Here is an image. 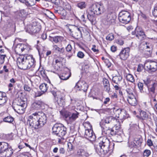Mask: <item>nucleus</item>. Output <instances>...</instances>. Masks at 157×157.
Returning a JSON list of instances; mask_svg holds the SVG:
<instances>
[{
	"instance_id": "obj_35",
	"label": "nucleus",
	"mask_w": 157,
	"mask_h": 157,
	"mask_svg": "<svg viewBox=\"0 0 157 157\" xmlns=\"http://www.w3.org/2000/svg\"><path fill=\"white\" fill-rule=\"evenodd\" d=\"M39 88L41 92H43V93H44L47 91L48 86L47 84L43 83L40 85Z\"/></svg>"
},
{
	"instance_id": "obj_59",
	"label": "nucleus",
	"mask_w": 157,
	"mask_h": 157,
	"mask_svg": "<svg viewBox=\"0 0 157 157\" xmlns=\"http://www.w3.org/2000/svg\"><path fill=\"white\" fill-rule=\"evenodd\" d=\"M114 39V36L113 34L112 33L109 34V40L111 41Z\"/></svg>"
},
{
	"instance_id": "obj_39",
	"label": "nucleus",
	"mask_w": 157,
	"mask_h": 157,
	"mask_svg": "<svg viewBox=\"0 0 157 157\" xmlns=\"http://www.w3.org/2000/svg\"><path fill=\"white\" fill-rule=\"evenodd\" d=\"M126 91L128 94V97L134 95V91L132 88H127Z\"/></svg>"
},
{
	"instance_id": "obj_16",
	"label": "nucleus",
	"mask_w": 157,
	"mask_h": 157,
	"mask_svg": "<svg viewBox=\"0 0 157 157\" xmlns=\"http://www.w3.org/2000/svg\"><path fill=\"white\" fill-rule=\"evenodd\" d=\"M69 118L71 122L75 121L78 117L79 113L76 111L73 110L68 113Z\"/></svg>"
},
{
	"instance_id": "obj_53",
	"label": "nucleus",
	"mask_w": 157,
	"mask_h": 157,
	"mask_svg": "<svg viewBox=\"0 0 157 157\" xmlns=\"http://www.w3.org/2000/svg\"><path fill=\"white\" fill-rule=\"evenodd\" d=\"M24 89L25 91L30 92L32 90L31 87L28 85L25 84L24 87Z\"/></svg>"
},
{
	"instance_id": "obj_13",
	"label": "nucleus",
	"mask_w": 157,
	"mask_h": 157,
	"mask_svg": "<svg viewBox=\"0 0 157 157\" xmlns=\"http://www.w3.org/2000/svg\"><path fill=\"white\" fill-rule=\"evenodd\" d=\"M130 48L129 47L124 48L120 52L119 56L121 59L126 60L129 56Z\"/></svg>"
},
{
	"instance_id": "obj_23",
	"label": "nucleus",
	"mask_w": 157,
	"mask_h": 157,
	"mask_svg": "<svg viewBox=\"0 0 157 157\" xmlns=\"http://www.w3.org/2000/svg\"><path fill=\"white\" fill-rule=\"evenodd\" d=\"M127 101L128 103L132 106H135L137 104V101L134 95L128 97Z\"/></svg>"
},
{
	"instance_id": "obj_47",
	"label": "nucleus",
	"mask_w": 157,
	"mask_h": 157,
	"mask_svg": "<svg viewBox=\"0 0 157 157\" xmlns=\"http://www.w3.org/2000/svg\"><path fill=\"white\" fill-rule=\"evenodd\" d=\"M114 144L113 143H109V152L110 151V154L113 151V149L114 147Z\"/></svg>"
},
{
	"instance_id": "obj_14",
	"label": "nucleus",
	"mask_w": 157,
	"mask_h": 157,
	"mask_svg": "<svg viewBox=\"0 0 157 157\" xmlns=\"http://www.w3.org/2000/svg\"><path fill=\"white\" fill-rule=\"evenodd\" d=\"M44 105V103L41 100L37 101L32 105L31 109L32 110H38L43 109Z\"/></svg>"
},
{
	"instance_id": "obj_9",
	"label": "nucleus",
	"mask_w": 157,
	"mask_h": 157,
	"mask_svg": "<svg viewBox=\"0 0 157 157\" xmlns=\"http://www.w3.org/2000/svg\"><path fill=\"white\" fill-rule=\"evenodd\" d=\"M132 34L135 35L138 39L141 40L145 39L146 37V35L143 29L138 27H136L135 31L132 32Z\"/></svg>"
},
{
	"instance_id": "obj_64",
	"label": "nucleus",
	"mask_w": 157,
	"mask_h": 157,
	"mask_svg": "<svg viewBox=\"0 0 157 157\" xmlns=\"http://www.w3.org/2000/svg\"><path fill=\"white\" fill-rule=\"evenodd\" d=\"M66 50L67 52H70L72 49V47L70 44H68L66 48Z\"/></svg>"
},
{
	"instance_id": "obj_57",
	"label": "nucleus",
	"mask_w": 157,
	"mask_h": 157,
	"mask_svg": "<svg viewBox=\"0 0 157 157\" xmlns=\"http://www.w3.org/2000/svg\"><path fill=\"white\" fill-rule=\"evenodd\" d=\"M43 12L46 16H47L49 18L50 17H49V16L48 15L49 14H51L53 15V14L52 13H51V12L48 10H44L43 11Z\"/></svg>"
},
{
	"instance_id": "obj_37",
	"label": "nucleus",
	"mask_w": 157,
	"mask_h": 157,
	"mask_svg": "<svg viewBox=\"0 0 157 157\" xmlns=\"http://www.w3.org/2000/svg\"><path fill=\"white\" fill-rule=\"evenodd\" d=\"M15 105H19L20 106H24L25 105V107H27V104L26 102L23 100H22L21 98H18L17 101V102L16 104Z\"/></svg>"
},
{
	"instance_id": "obj_28",
	"label": "nucleus",
	"mask_w": 157,
	"mask_h": 157,
	"mask_svg": "<svg viewBox=\"0 0 157 157\" xmlns=\"http://www.w3.org/2000/svg\"><path fill=\"white\" fill-rule=\"evenodd\" d=\"M122 79V77L119 75L113 77L112 81L113 82L118 85L120 83Z\"/></svg>"
},
{
	"instance_id": "obj_26",
	"label": "nucleus",
	"mask_w": 157,
	"mask_h": 157,
	"mask_svg": "<svg viewBox=\"0 0 157 157\" xmlns=\"http://www.w3.org/2000/svg\"><path fill=\"white\" fill-rule=\"evenodd\" d=\"M21 3H25L28 6H31L35 4L34 0H19Z\"/></svg>"
},
{
	"instance_id": "obj_51",
	"label": "nucleus",
	"mask_w": 157,
	"mask_h": 157,
	"mask_svg": "<svg viewBox=\"0 0 157 157\" xmlns=\"http://www.w3.org/2000/svg\"><path fill=\"white\" fill-rule=\"evenodd\" d=\"M155 83L152 82L151 87H150V86H149V88H148L149 90L153 93H154L155 92Z\"/></svg>"
},
{
	"instance_id": "obj_48",
	"label": "nucleus",
	"mask_w": 157,
	"mask_h": 157,
	"mask_svg": "<svg viewBox=\"0 0 157 157\" xmlns=\"http://www.w3.org/2000/svg\"><path fill=\"white\" fill-rule=\"evenodd\" d=\"M26 14H27L25 11L24 10H23L20 11V12L19 14V15L22 18L25 17Z\"/></svg>"
},
{
	"instance_id": "obj_34",
	"label": "nucleus",
	"mask_w": 157,
	"mask_h": 157,
	"mask_svg": "<svg viewBox=\"0 0 157 157\" xmlns=\"http://www.w3.org/2000/svg\"><path fill=\"white\" fill-rule=\"evenodd\" d=\"M58 136L61 137H63L66 133L67 128L63 125L61 128Z\"/></svg>"
},
{
	"instance_id": "obj_38",
	"label": "nucleus",
	"mask_w": 157,
	"mask_h": 157,
	"mask_svg": "<svg viewBox=\"0 0 157 157\" xmlns=\"http://www.w3.org/2000/svg\"><path fill=\"white\" fill-rule=\"evenodd\" d=\"M3 121L8 123H11L13 121V118L11 116H8L3 118Z\"/></svg>"
},
{
	"instance_id": "obj_55",
	"label": "nucleus",
	"mask_w": 157,
	"mask_h": 157,
	"mask_svg": "<svg viewBox=\"0 0 157 157\" xmlns=\"http://www.w3.org/2000/svg\"><path fill=\"white\" fill-rule=\"evenodd\" d=\"M6 57L5 55H0V63L2 64L5 61V58Z\"/></svg>"
},
{
	"instance_id": "obj_1",
	"label": "nucleus",
	"mask_w": 157,
	"mask_h": 157,
	"mask_svg": "<svg viewBox=\"0 0 157 157\" xmlns=\"http://www.w3.org/2000/svg\"><path fill=\"white\" fill-rule=\"evenodd\" d=\"M47 117L44 113L42 112H38L30 115L28 121L30 126L35 129L43 127L46 123Z\"/></svg>"
},
{
	"instance_id": "obj_41",
	"label": "nucleus",
	"mask_w": 157,
	"mask_h": 157,
	"mask_svg": "<svg viewBox=\"0 0 157 157\" xmlns=\"http://www.w3.org/2000/svg\"><path fill=\"white\" fill-rule=\"evenodd\" d=\"M9 25L11 28V30L13 32H14L16 30V25L15 23L13 21H12L9 22Z\"/></svg>"
},
{
	"instance_id": "obj_56",
	"label": "nucleus",
	"mask_w": 157,
	"mask_h": 157,
	"mask_svg": "<svg viewBox=\"0 0 157 157\" xmlns=\"http://www.w3.org/2000/svg\"><path fill=\"white\" fill-rule=\"evenodd\" d=\"M77 56L79 58L82 59L84 57V55L82 52L79 51L78 52Z\"/></svg>"
},
{
	"instance_id": "obj_6",
	"label": "nucleus",
	"mask_w": 157,
	"mask_h": 157,
	"mask_svg": "<svg viewBox=\"0 0 157 157\" xmlns=\"http://www.w3.org/2000/svg\"><path fill=\"white\" fill-rule=\"evenodd\" d=\"M118 19L121 22L127 24L130 21L131 19L130 13L128 12L122 11L119 14Z\"/></svg>"
},
{
	"instance_id": "obj_42",
	"label": "nucleus",
	"mask_w": 157,
	"mask_h": 157,
	"mask_svg": "<svg viewBox=\"0 0 157 157\" xmlns=\"http://www.w3.org/2000/svg\"><path fill=\"white\" fill-rule=\"evenodd\" d=\"M126 78L127 80L132 82H133L135 81L133 76L132 75L130 74H128L126 76Z\"/></svg>"
},
{
	"instance_id": "obj_12",
	"label": "nucleus",
	"mask_w": 157,
	"mask_h": 157,
	"mask_svg": "<svg viewBox=\"0 0 157 157\" xmlns=\"http://www.w3.org/2000/svg\"><path fill=\"white\" fill-rule=\"evenodd\" d=\"M88 87L87 84L84 81H79L76 84L75 87L76 88H79V90H83L84 92H86Z\"/></svg>"
},
{
	"instance_id": "obj_45",
	"label": "nucleus",
	"mask_w": 157,
	"mask_h": 157,
	"mask_svg": "<svg viewBox=\"0 0 157 157\" xmlns=\"http://www.w3.org/2000/svg\"><path fill=\"white\" fill-rule=\"evenodd\" d=\"M51 92L56 98H57L58 97H59V95L60 93V92L55 90H52Z\"/></svg>"
},
{
	"instance_id": "obj_17",
	"label": "nucleus",
	"mask_w": 157,
	"mask_h": 157,
	"mask_svg": "<svg viewBox=\"0 0 157 157\" xmlns=\"http://www.w3.org/2000/svg\"><path fill=\"white\" fill-rule=\"evenodd\" d=\"M8 98L5 93L0 91V106H2L6 103Z\"/></svg>"
},
{
	"instance_id": "obj_58",
	"label": "nucleus",
	"mask_w": 157,
	"mask_h": 157,
	"mask_svg": "<svg viewBox=\"0 0 157 157\" xmlns=\"http://www.w3.org/2000/svg\"><path fill=\"white\" fill-rule=\"evenodd\" d=\"M67 146L68 148L70 150H73L74 148V146H73L72 144L71 143V142H69L67 144Z\"/></svg>"
},
{
	"instance_id": "obj_3",
	"label": "nucleus",
	"mask_w": 157,
	"mask_h": 157,
	"mask_svg": "<svg viewBox=\"0 0 157 157\" xmlns=\"http://www.w3.org/2000/svg\"><path fill=\"white\" fill-rule=\"evenodd\" d=\"M105 11L103 6L100 4H94L90 8L87 18L93 24L95 20V15H98L103 13Z\"/></svg>"
},
{
	"instance_id": "obj_31",
	"label": "nucleus",
	"mask_w": 157,
	"mask_h": 157,
	"mask_svg": "<svg viewBox=\"0 0 157 157\" xmlns=\"http://www.w3.org/2000/svg\"><path fill=\"white\" fill-rule=\"evenodd\" d=\"M117 110V109H116L115 107L111 108H109V116H112V117H116V116H117V113H116Z\"/></svg>"
},
{
	"instance_id": "obj_25",
	"label": "nucleus",
	"mask_w": 157,
	"mask_h": 157,
	"mask_svg": "<svg viewBox=\"0 0 157 157\" xmlns=\"http://www.w3.org/2000/svg\"><path fill=\"white\" fill-rule=\"evenodd\" d=\"M100 125L102 128L104 130V132H105L106 134L107 131L108 130L107 127L108 126V123L106 120H102L100 122Z\"/></svg>"
},
{
	"instance_id": "obj_40",
	"label": "nucleus",
	"mask_w": 157,
	"mask_h": 157,
	"mask_svg": "<svg viewBox=\"0 0 157 157\" xmlns=\"http://www.w3.org/2000/svg\"><path fill=\"white\" fill-rule=\"evenodd\" d=\"M63 7L67 11H69L71 10V6L67 2H64L63 4Z\"/></svg>"
},
{
	"instance_id": "obj_50",
	"label": "nucleus",
	"mask_w": 157,
	"mask_h": 157,
	"mask_svg": "<svg viewBox=\"0 0 157 157\" xmlns=\"http://www.w3.org/2000/svg\"><path fill=\"white\" fill-rule=\"evenodd\" d=\"M108 80L106 78H104L103 79V82L104 84V86L105 89H106V90H107L108 89V83L107 82Z\"/></svg>"
},
{
	"instance_id": "obj_60",
	"label": "nucleus",
	"mask_w": 157,
	"mask_h": 157,
	"mask_svg": "<svg viewBox=\"0 0 157 157\" xmlns=\"http://www.w3.org/2000/svg\"><path fill=\"white\" fill-rule=\"evenodd\" d=\"M153 15L157 17V6L155 7L154 11L152 12Z\"/></svg>"
},
{
	"instance_id": "obj_22",
	"label": "nucleus",
	"mask_w": 157,
	"mask_h": 157,
	"mask_svg": "<svg viewBox=\"0 0 157 157\" xmlns=\"http://www.w3.org/2000/svg\"><path fill=\"white\" fill-rule=\"evenodd\" d=\"M53 50L56 53L61 54H63L64 52V48L63 47L59 48L58 45L53 44L52 46Z\"/></svg>"
},
{
	"instance_id": "obj_36",
	"label": "nucleus",
	"mask_w": 157,
	"mask_h": 157,
	"mask_svg": "<svg viewBox=\"0 0 157 157\" xmlns=\"http://www.w3.org/2000/svg\"><path fill=\"white\" fill-rule=\"evenodd\" d=\"M112 17V19H111L109 21V26L110 27L111 26L112 27H113V28H114V25L115 24V16L113 14H112L110 15Z\"/></svg>"
},
{
	"instance_id": "obj_18",
	"label": "nucleus",
	"mask_w": 157,
	"mask_h": 157,
	"mask_svg": "<svg viewBox=\"0 0 157 157\" xmlns=\"http://www.w3.org/2000/svg\"><path fill=\"white\" fill-rule=\"evenodd\" d=\"M98 147L100 149V152H103V154L105 155L108 153V147L105 145V144L104 142H102L100 143L99 144Z\"/></svg>"
},
{
	"instance_id": "obj_33",
	"label": "nucleus",
	"mask_w": 157,
	"mask_h": 157,
	"mask_svg": "<svg viewBox=\"0 0 157 157\" xmlns=\"http://www.w3.org/2000/svg\"><path fill=\"white\" fill-rule=\"evenodd\" d=\"M140 113V117L143 120H145L148 117V115L146 112L140 109L139 110Z\"/></svg>"
},
{
	"instance_id": "obj_11",
	"label": "nucleus",
	"mask_w": 157,
	"mask_h": 157,
	"mask_svg": "<svg viewBox=\"0 0 157 157\" xmlns=\"http://www.w3.org/2000/svg\"><path fill=\"white\" fill-rule=\"evenodd\" d=\"M144 65L148 70L154 72L157 70V62L150 61L146 62Z\"/></svg>"
},
{
	"instance_id": "obj_7",
	"label": "nucleus",
	"mask_w": 157,
	"mask_h": 157,
	"mask_svg": "<svg viewBox=\"0 0 157 157\" xmlns=\"http://www.w3.org/2000/svg\"><path fill=\"white\" fill-rule=\"evenodd\" d=\"M89 128L85 129L84 136V138L90 141L94 140L96 139V136L93 131L92 126L89 124Z\"/></svg>"
},
{
	"instance_id": "obj_27",
	"label": "nucleus",
	"mask_w": 157,
	"mask_h": 157,
	"mask_svg": "<svg viewBox=\"0 0 157 157\" xmlns=\"http://www.w3.org/2000/svg\"><path fill=\"white\" fill-rule=\"evenodd\" d=\"M57 101L56 104L58 105V107L62 106L65 104L64 98L63 97H57Z\"/></svg>"
},
{
	"instance_id": "obj_30",
	"label": "nucleus",
	"mask_w": 157,
	"mask_h": 157,
	"mask_svg": "<svg viewBox=\"0 0 157 157\" xmlns=\"http://www.w3.org/2000/svg\"><path fill=\"white\" fill-rule=\"evenodd\" d=\"M63 39V37L60 36H55L54 37H50V40L52 42H54L56 43L61 41Z\"/></svg>"
},
{
	"instance_id": "obj_20",
	"label": "nucleus",
	"mask_w": 157,
	"mask_h": 157,
	"mask_svg": "<svg viewBox=\"0 0 157 157\" xmlns=\"http://www.w3.org/2000/svg\"><path fill=\"white\" fill-rule=\"evenodd\" d=\"M77 155L78 157H88L89 154L83 149L80 148L77 151Z\"/></svg>"
},
{
	"instance_id": "obj_54",
	"label": "nucleus",
	"mask_w": 157,
	"mask_h": 157,
	"mask_svg": "<svg viewBox=\"0 0 157 157\" xmlns=\"http://www.w3.org/2000/svg\"><path fill=\"white\" fill-rule=\"evenodd\" d=\"M91 50L94 52H95L96 53H98L99 52V50H98V48H96V45H92Z\"/></svg>"
},
{
	"instance_id": "obj_2",
	"label": "nucleus",
	"mask_w": 157,
	"mask_h": 157,
	"mask_svg": "<svg viewBox=\"0 0 157 157\" xmlns=\"http://www.w3.org/2000/svg\"><path fill=\"white\" fill-rule=\"evenodd\" d=\"M35 61L32 55L21 56L17 59V63L20 69L26 70L33 68L35 66Z\"/></svg>"
},
{
	"instance_id": "obj_4",
	"label": "nucleus",
	"mask_w": 157,
	"mask_h": 157,
	"mask_svg": "<svg viewBox=\"0 0 157 157\" xmlns=\"http://www.w3.org/2000/svg\"><path fill=\"white\" fill-rule=\"evenodd\" d=\"M13 153V149L7 143L0 142V153L2 157H11Z\"/></svg>"
},
{
	"instance_id": "obj_43",
	"label": "nucleus",
	"mask_w": 157,
	"mask_h": 157,
	"mask_svg": "<svg viewBox=\"0 0 157 157\" xmlns=\"http://www.w3.org/2000/svg\"><path fill=\"white\" fill-rule=\"evenodd\" d=\"M77 6L81 9H83L85 8L86 5L85 2H82L78 3L77 4Z\"/></svg>"
},
{
	"instance_id": "obj_5",
	"label": "nucleus",
	"mask_w": 157,
	"mask_h": 157,
	"mask_svg": "<svg viewBox=\"0 0 157 157\" xmlns=\"http://www.w3.org/2000/svg\"><path fill=\"white\" fill-rule=\"evenodd\" d=\"M31 49V46L28 44H19L15 47L16 53L19 55H24L28 53Z\"/></svg>"
},
{
	"instance_id": "obj_62",
	"label": "nucleus",
	"mask_w": 157,
	"mask_h": 157,
	"mask_svg": "<svg viewBox=\"0 0 157 157\" xmlns=\"http://www.w3.org/2000/svg\"><path fill=\"white\" fill-rule=\"evenodd\" d=\"M59 152L60 154H64L65 152V150L63 148L61 147L59 148Z\"/></svg>"
},
{
	"instance_id": "obj_29",
	"label": "nucleus",
	"mask_w": 157,
	"mask_h": 157,
	"mask_svg": "<svg viewBox=\"0 0 157 157\" xmlns=\"http://www.w3.org/2000/svg\"><path fill=\"white\" fill-rule=\"evenodd\" d=\"M71 76L70 73L68 72H64L59 75L60 79L63 80H66L68 79Z\"/></svg>"
},
{
	"instance_id": "obj_19",
	"label": "nucleus",
	"mask_w": 157,
	"mask_h": 157,
	"mask_svg": "<svg viewBox=\"0 0 157 157\" xmlns=\"http://www.w3.org/2000/svg\"><path fill=\"white\" fill-rule=\"evenodd\" d=\"M25 106H20L19 105H14L13 107L14 110L19 114H23L25 111L26 107Z\"/></svg>"
},
{
	"instance_id": "obj_63",
	"label": "nucleus",
	"mask_w": 157,
	"mask_h": 157,
	"mask_svg": "<svg viewBox=\"0 0 157 157\" xmlns=\"http://www.w3.org/2000/svg\"><path fill=\"white\" fill-rule=\"evenodd\" d=\"M117 43L120 45H122L124 44V41L121 39L118 40L117 41Z\"/></svg>"
},
{
	"instance_id": "obj_61",
	"label": "nucleus",
	"mask_w": 157,
	"mask_h": 157,
	"mask_svg": "<svg viewBox=\"0 0 157 157\" xmlns=\"http://www.w3.org/2000/svg\"><path fill=\"white\" fill-rule=\"evenodd\" d=\"M138 87L140 90H142L143 88V84L141 82H139L138 85Z\"/></svg>"
},
{
	"instance_id": "obj_49",
	"label": "nucleus",
	"mask_w": 157,
	"mask_h": 157,
	"mask_svg": "<svg viewBox=\"0 0 157 157\" xmlns=\"http://www.w3.org/2000/svg\"><path fill=\"white\" fill-rule=\"evenodd\" d=\"M37 78L38 77L36 76H34L32 77L31 78V82H34L35 83L38 82L39 80Z\"/></svg>"
},
{
	"instance_id": "obj_52",
	"label": "nucleus",
	"mask_w": 157,
	"mask_h": 157,
	"mask_svg": "<svg viewBox=\"0 0 157 157\" xmlns=\"http://www.w3.org/2000/svg\"><path fill=\"white\" fill-rule=\"evenodd\" d=\"M144 82L145 84L147 86L148 88H149V86H150V84L151 83V81L149 79H147L146 80H144Z\"/></svg>"
},
{
	"instance_id": "obj_8",
	"label": "nucleus",
	"mask_w": 157,
	"mask_h": 157,
	"mask_svg": "<svg viewBox=\"0 0 157 157\" xmlns=\"http://www.w3.org/2000/svg\"><path fill=\"white\" fill-rule=\"evenodd\" d=\"M25 30L26 32L29 33L33 34L39 32L40 29L38 27L37 23L33 22L28 25L25 27Z\"/></svg>"
},
{
	"instance_id": "obj_10",
	"label": "nucleus",
	"mask_w": 157,
	"mask_h": 157,
	"mask_svg": "<svg viewBox=\"0 0 157 157\" xmlns=\"http://www.w3.org/2000/svg\"><path fill=\"white\" fill-rule=\"evenodd\" d=\"M116 117H112V116H109V124L110 125H113V128L116 130H119L121 128V122L118 119H117Z\"/></svg>"
},
{
	"instance_id": "obj_44",
	"label": "nucleus",
	"mask_w": 157,
	"mask_h": 157,
	"mask_svg": "<svg viewBox=\"0 0 157 157\" xmlns=\"http://www.w3.org/2000/svg\"><path fill=\"white\" fill-rule=\"evenodd\" d=\"M82 31H83L82 27L75 26L74 31L78 32V34L79 35L82 34Z\"/></svg>"
},
{
	"instance_id": "obj_24",
	"label": "nucleus",
	"mask_w": 157,
	"mask_h": 157,
	"mask_svg": "<svg viewBox=\"0 0 157 157\" xmlns=\"http://www.w3.org/2000/svg\"><path fill=\"white\" fill-rule=\"evenodd\" d=\"M143 48V50L147 52V54L148 55H150L151 52V50L150 48L149 44L147 42H145L141 45L140 48Z\"/></svg>"
},
{
	"instance_id": "obj_32",
	"label": "nucleus",
	"mask_w": 157,
	"mask_h": 157,
	"mask_svg": "<svg viewBox=\"0 0 157 157\" xmlns=\"http://www.w3.org/2000/svg\"><path fill=\"white\" fill-rule=\"evenodd\" d=\"M67 11L63 7H60L57 10L55 11V12L65 17L67 14Z\"/></svg>"
},
{
	"instance_id": "obj_46",
	"label": "nucleus",
	"mask_w": 157,
	"mask_h": 157,
	"mask_svg": "<svg viewBox=\"0 0 157 157\" xmlns=\"http://www.w3.org/2000/svg\"><path fill=\"white\" fill-rule=\"evenodd\" d=\"M151 152L150 150L146 149L144 151L143 155L144 156L148 157L151 154Z\"/></svg>"
},
{
	"instance_id": "obj_21",
	"label": "nucleus",
	"mask_w": 157,
	"mask_h": 157,
	"mask_svg": "<svg viewBox=\"0 0 157 157\" xmlns=\"http://www.w3.org/2000/svg\"><path fill=\"white\" fill-rule=\"evenodd\" d=\"M63 124H55L52 128L53 132L58 136Z\"/></svg>"
},
{
	"instance_id": "obj_15",
	"label": "nucleus",
	"mask_w": 157,
	"mask_h": 157,
	"mask_svg": "<svg viewBox=\"0 0 157 157\" xmlns=\"http://www.w3.org/2000/svg\"><path fill=\"white\" fill-rule=\"evenodd\" d=\"M116 113L117 116L116 117L120 118V120H122L125 119L128 117L126 114V112L124 109H118L116 110Z\"/></svg>"
}]
</instances>
